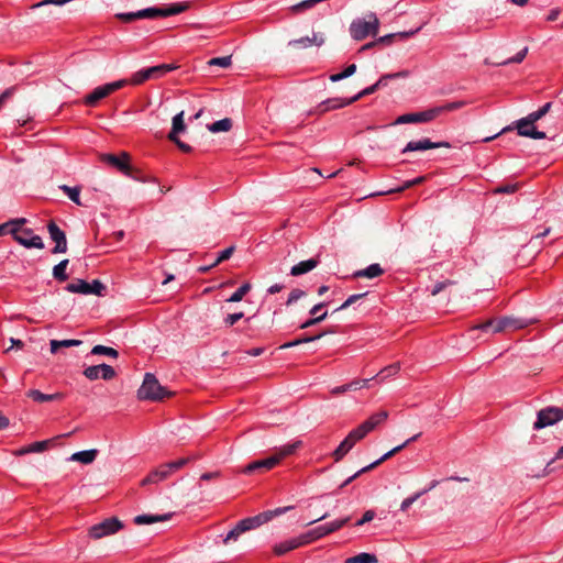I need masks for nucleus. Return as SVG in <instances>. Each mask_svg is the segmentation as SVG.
Instances as JSON below:
<instances>
[{
  "label": "nucleus",
  "mask_w": 563,
  "mask_h": 563,
  "mask_svg": "<svg viewBox=\"0 0 563 563\" xmlns=\"http://www.w3.org/2000/svg\"><path fill=\"white\" fill-rule=\"evenodd\" d=\"M163 8H146L137 11L140 19L163 18Z\"/></svg>",
  "instance_id": "45"
},
{
  "label": "nucleus",
  "mask_w": 563,
  "mask_h": 563,
  "mask_svg": "<svg viewBox=\"0 0 563 563\" xmlns=\"http://www.w3.org/2000/svg\"><path fill=\"white\" fill-rule=\"evenodd\" d=\"M232 64L231 56H221V57H213L208 62L209 66H220L222 68H228Z\"/></svg>",
  "instance_id": "50"
},
{
  "label": "nucleus",
  "mask_w": 563,
  "mask_h": 563,
  "mask_svg": "<svg viewBox=\"0 0 563 563\" xmlns=\"http://www.w3.org/2000/svg\"><path fill=\"white\" fill-rule=\"evenodd\" d=\"M299 547L300 542L298 541L297 537H295L275 544L273 551L276 555L282 556Z\"/></svg>",
  "instance_id": "26"
},
{
  "label": "nucleus",
  "mask_w": 563,
  "mask_h": 563,
  "mask_svg": "<svg viewBox=\"0 0 563 563\" xmlns=\"http://www.w3.org/2000/svg\"><path fill=\"white\" fill-rule=\"evenodd\" d=\"M47 230L49 233V238L53 242H55V246L52 250V253H66L67 252V239L65 232L54 222L49 221L47 223Z\"/></svg>",
  "instance_id": "15"
},
{
  "label": "nucleus",
  "mask_w": 563,
  "mask_h": 563,
  "mask_svg": "<svg viewBox=\"0 0 563 563\" xmlns=\"http://www.w3.org/2000/svg\"><path fill=\"white\" fill-rule=\"evenodd\" d=\"M400 371V364L394 363L384 367L375 377L379 378L380 382L388 377L395 376Z\"/></svg>",
  "instance_id": "41"
},
{
  "label": "nucleus",
  "mask_w": 563,
  "mask_h": 563,
  "mask_svg": "<svg viewBox=\"0 0 563 563\" xmlns=\"http://www.w3.org/2000/svg\"><path fill=\"white\" fill-rule=\"evenodd\" d=\"M527 54H528V47L526 46L521 51H519L514 57H510V58L504 60L503 63H500V65H508V64H512V63L519 64L526 58Z\"/></svg>",
  "instance_id": "53"
},
{
  "label": "nucleus",
  "mask_w": 563,
  "mask_h": 563,
  "mask_svg": "<svg viewBox=\"0 0 563 563\" xmlns=\"http://www.w3.org/2000/svg\"><path fill=\"white\" fill-rule=\"evenodd\" d=\"M126 85V79H120L103 86H99L85 97L84 103L89 107H95L101 99L108 97L112 92L123 88Z\"/></svg>",
  "instance_id": "9"
},
{
  "label": "nucleus",
  "mask_w": 563,
  "mask_h": 563,
  "mask_svg": "<svg viewBox=\"0 0 563 563\" xmlns=\"http://www.w3.org/2000/svg\"><path fill=\"white\" fill-rule=\"evenodd\" d=\"M68 260L60 261L57 265L53 267V277L58 282H65L68 279V275L66 273V268L68 265Z\"/></svg>",
  "instance_id": "36"
},
{
  "label": "nucleus",
  "mask_w": 563,
  "mask_h": 563,
  "mask_svg": "<svg viewBox=\"0 0 563 563\" xmlns=\"http://www.w3.org/2000/svg\"><path fill=\"white\" fill-rule=\"evenodd\" d=\"M551 107H552V102H547L545 104H543L537 111H533V112L529 113L526 118L530 122L536 123L537 121L542 119L550 111Z\"/></svg>",
  "instance_id": "44"
},
{
  "label": "nucleus",
  "mask_w": 563,
  "mask_h": 563,
  "mask_svg": "<svg viewBox=\"0 0 563 563\" xmlns=\"http://www.w3.org/2000/svg\"><path fill=\"white\" fill-rule=\"evenodd\" d=\"M22 224H16L10 229L13 239L26 249H44L43 240L40 235L34 234L32 229H21Z\"/></svg>",
  "instance_id": "8"
},
{
  "label": "nucleus",
  "mask_w": 563,
  "mask_h": 563,
  "mask_svg": "<svg viewBox=\"0 0 563 563\" xmlns=\"http://www.w3.org/2000/svg\"><path fill=\"white\" fill-rule=\"evenodd\" d=\"M327 316H328V312L324 311L323 313H321V314H319L317 317H313V318H310V319L306 320L305 322H302L299 325V328L300 329H307V328L312 327V325H314L317 323H320L321 321H323L327 318Z\"/></svg>",
  "instance_id": "55"
},
{
  "label": "nucleus",
  "mask_w": 563,
  "mask_h": 563,
  "mask_svg": "<svg viewBox=\"0 0 563 563\" xmlns=\"http://www.w3.org/2000/svg\"><path fill=\"white\" fill-rule=\"evenodd\" d=\"M453 284H455V283H454L453 280H451V279H445V280H443V282H438V283L433 286V288H432V290H431V295H432V296H437V295H438V294H440L442 290H444L446 287H449V286H451V285H453Z\"/></svg>",
  "instance_id": "60"
},
{
  "label": "nucleus",
  "mask_w": 563,
  "mask_h": 563,
  "mask_svg": "<svg viewBox=\"0 0 563 563\" xmlns=\"http://www.w3.org/2000/svg\"><path fill=\"white\" fill-rule=\"evenodd\" d=\"M323 42H324V40L322 36L318 37L317 34H313L312 37H309V36L300 37L298 40H294V41L289 42V44L290 45H302L303 47H308V46H311L312 44L320 46L323 44Z\"/></svg>",
  "instance_id": "34"
},
{
  "label": "nucleus",
  "mask_w": 563,
  "mask_h": 563,
  "mask_svg": "<svg viewBox=\"0 0 563 563\" xmlns=\"http://www.w3.org/2000/svg\"><path fill=\"white\" fill-rule=\"evenodd\" d=\"M178 68L176 64H161L135 71L128 84L139 86L150 79H158Z\"/></svg>",
  "instance_id": "6"
},
{
  "label": "nucleus",
  "mask_w": 563,
  "mask_h": 563,
  "mask_svg": "<svg viewBox=\"0 0 563 563\" xmlns=\"http://www.w3.org/2000/svg\"><path fill=\"white\" fill-rule=\"evenodd\" d=\"M354 103L353 97L351 98H329L318 104L317 111L321 114L330 110H336Z\"/></svg>",
  "instance_id": "19"
},
{
  "label": "nucleus",
  "mask_w": 563,
  "mask_h": 563,
  "mask_svg": "<svg viewBox=\"0 0 563 563\" xmlns=\"http://www.w3.org/2000/svg\"><path fill=\"white\" fill-rule=\"evenodd\" d=\"M123 528V523L115 517H110L89 528V537L98 540L112 536Z\"/></svg>",
  "instance_id": "10"
},
{
  "label": "nucleus",
  "mask_w": 563,
  "mask_h": 563,
  "mask_svg": "<svg viewBox=\"0 0 563 563\" xmlns=\"http://www.w3.org/2000/svg\"><path fill=\"white\" fill-rule=\"evenodd\" d=\"M272 518H273V511H265V512L258 514L254 517H249V518L242 519L241 522L244 526L245 530L250 531L252 529L258 528L260 526L269 521Z\"/></svg>",
  "instance_id": "21"
},
{
  "label": "nucleus",
  "mask_w": 563,
  "mask_h": 563,
  "mask_svg": "<svg viewBox=\"0 0 563 563\" xmlns=\"http://www.w3.org/2000/svg\"><path fill=\"white\" fill-rule=\"evenodd\" d=\"M246 532L244 526L242 525L241 520L235 525V527L233 529H231L225 538L223 539V543H229L230 541H236L239 539V537Z\"/></svg>",
  "instance_id": "42"
},
{
  "label": "nucleus",
  "mask_w": 563,
  "mask_h": 563,
  "mask_svg": "<svg viewBox=\"0 0 563 563\" xmlns=\"http://www.w3.org/2000/svg\"><path fill=\"white\" fill-rule=\"evenodd\" d=\"M378 19L374 13L368 15V20L356 19L350 25V34L356 41H362L369 34L376 35L378 32Z\"/></svg>",
  "instance_id": "7"
},
{
  "label": "nucleus",
  "mask_w": 563,
  "mask_h": 563,
  "mask_svg": "<svg viewBox=\"0 0 563 563\" xmlns=\"http://www.w3.org/2000/svg\"><path fill=\"white\" fill-rule=\"evenodd\" d=\"M355 71H356V65L351 64L342 73L330 75V80L332 82L340 81L342 79H345V78L352 76Z\"/></svg>",
  "instance_id": "48"
},
{
  "label": "nucleus",
  "mask_w": 563,
  "mask_h": 563,
  "mask_svg": "<svg viewBox=\"0 0 563 563\" xmlns=\"http://www.w3.org/2000/svg\"><path fill=\"white\" fill-rule=\"evenodd\" d=\"M466 104H467L466 101L460 100V101L446 102L445 104L433 107V108H430V109H427V110L420 111V112L405 113L402 115H399L395 120L394 124L398 125V124H407V123H428V122L433 121L435 118L443 114L444 112L459 110Z\"/></svg>",
  "instance_id": "1"
},
{
  "label": "nucleus",
  "mask_w": 563,
  "mask_h": 563,
  "mask_svg": "<svg viewBox=\"0 0 563 563\" xmlns=\"http://www.w3.org/2000/svg\"><path fill=\"white\" fill-rule=\"evenodd\" d=\"M376 562H377L376 555L363 552V553H360L357 555L346 559L344 563H376Z\"/></svg>",
  "instance_id": "39"
},
{
  "label": "nucleus",
  "mask_w": 563,
  "mask_h": 563,
  "mask_svg": "<svg viewBox=\"0 0 563 563\" xmlns=\"http://www.w3.org/2000/svg\"><path fill=\"white\" fill-rule=\"evenodd\" d=\"M408 76H409L408 70H400L397 73L385 74L374 85L361 90L358 93L353 96V100L355 102L365 96L374 93L378 88L386 86L388 80H390V79L407 78Z\"/></svg>",
  "instance_id": "14"
},
{
  "label": "nucleus",
  "mask_w": 563,
  "mask_h": 563,
  "mask_svg": "<svg viewBox=\"0 0 563 563\" xmlns=\"http://www.w3.org/2000/svg\"><path fill=\"white\" fill-rule=\"evenodd\" d=\"M172 517H173L172 512L163 514V515L144 514V515H139V516L134 517L133 522L137 526L152 525V523H156V522L167 521Z\"/></svg>",
  "instance_id": "22"
},
{
  "label": "nucleus",
  "mask_w": 563,
  "mask_h": 563,
  "mask_svg": "<svg viewBox=\"0 0 563 563\" xmlns=\"http://www.w3.org/2000/svg\"><path fill=\"white\" fill-rule=\"evenodd\" d=\"M438 485V481H433L430 485V487L428 489H424L422 492H419V493H416L415 495L412 496H409L407 498H405L400 505V510L401 511H407L411 505L420 497L422 496L424 493H427L428 490L434 488L435 486Z\"/></svg>",
  "instance_id": "35"
},
{
  "label": "nucleus",
  "mask_w": 563,
  "mask_h": 563,
  "mask_svg": "<svg viewBox=\"0 0 563 563\" xmlns=\"http://www.w3.org/2000/svg\"><path fill=\"white\" fill-rule=\"evenodd\" d=\"M26 396L35 402H46V401H53V400H58V399L63 398V395L59 393L44 394L37 389H30L26 393Z\"/></svg>",
  "instance_id": "27"
},
{
  "label": "nucleus",
  "mask_w": 563,
  "mask_h": 563,
  "mask_svg": "<svg viewBox=\"0 0 563 563\" xmlns=\"http://www.w3.org/2000/svg\"><path fill=\"white\" fill-rule=\"evenodd\" d=\"M367 292L351 295L335 311L344 310L351 305L355 303L358 299L365 297Z\"/></svg>",
  "instance_id": "57"
},
{
  "label": "nucleus",
  "mask_w": 563,
  "mask_h": 563,
  "mask_svg": "<svg viewBox=\"0 0 563 563\" xmlns=\"http://www.w3.org/2000/svg\"><path fill=\"white\" fill-rule=\"evenodd\" d=\"M421 435V433H417L415 434L413 437L409 438L408 440H406L402 444L398 445V446H395L394 449H391L390 451H388L387 453H385L383 456H380L378 460L374 461L373 463L368 464L367 466H365V470H373L375 468L376 466H378L379 464H382L383 462H385L386 460L390 459L391 456H394L396 453H398L399 451H401L402 449H405L409 443L418 440V438Z\"/></svg>",
  "instance_id": "20"
},
{
  "label": "nucleus",
  "mask_w": 563,
  "mask_h": 563,
  "mask_svg": "<svg viewBox=\"0 0 563 563\" xmlns=\"http://www.w3.org/2000/svg\"><path fill=\"white\" fill-rule=\"evenodd\" d=\"M300 444H301L300 441H297V442H294L290 444H286L282 448H279L278 451L274 455L263 459V460H257V461L251 462L250 464H247L244 467L243 472L249 474V473H253L256 471H261V472L269 471V470L274 468L276 465H278L283 459L295 453V451L300 446Z\"/></svg>",
  "instance_id": "3"
},
{
  "label": "nucleus",
  "mask_w": 563,
  "mask_h": 563,
  "mask_svg": "<svg viewBox=\"0 0 563 563\" xmlns=\"http://www.w3.org/2000/svg\"><path fill=\"white\" fill-rule=\"evenodd\" d=\"M514 124L520 136L533 140H543L547 137L545 132L537 130L534 123L530 122L526 117L517 120Z\"/></svg>",
  "instance_id": "17"
},
{
  "label": "nucleus",
  "mask_w": 563,
  "mask_h": 563,
  "mask_svg": "<svg viewBox=\"0 0 563 563\" xmlns=\"http://www.w3.org/2000/svg\"><path fill=\"white\" fill-rule=\"evenodd\" d=\"M306 296V291L305 290H301V289H294L289 296H288V299L286 301V306H290L295 302H297L300 298L305 297Z\"/></svg>",
  "instance_id": "59"
},
{
  "label": "nucleus",
  "mask_w": 563,
  "mask_h": 563,
  "mask_svg": "<svg viewBox=\"0 0 563 563\" xmlns=\"http://www.w3.org/2000/svg\"><path fill=\"white\" fill-rule=\"evenodd\" d=\"M298 541L300 542V547L301 545H306V544H309L316 540H319L316 536V531L314 529H310L308 530L307 532L300 534L297 537Z\"/></svg>",
  "instance_id": "51"
},
{
  "label": "nucleus",
  "mask_w": 563,
  "mask_h": 563,
  "mask_svg": "<svg viewBox=\"0 0 563 563\" xmlns=\"http://www.w3.org/2000/svg\"><path fill=\"white\" fill-rule=\"evenodd\" d=\"M353 446L354 444L350 441L349 438L345 437V439L339 444V446L332 453L334 461H341L353 449Z\"/></svg>",
  "instance_id": "29"
},
{
  "label": "nucleus",
  "mask_w": 563,
  "mask_h": 563,
  "mask_svg": "<svg viewBox=\"0 0 563 563\" xmlns=\"http://www.w3.org/2000/svg\"><path fill=\"white\" fill-rule=\"evenodd\" d=\"M103 161L115 167L123 175L134 179H139L136 176L133 175V168L130 165V155L126 152H122L120 156L113 154H106L103 156Z\"/></svg>",
  "instance_id": "13"
},
{
  "label": "nucleus",
  "mask_w": 563,
  "mask_h": 563,
  "mask_svg": "<svg viewBox=\"0 0 563 563\" xmlns=\"http://www.w3.org/2000/svg\"><path fill=\"white\" fill-rule=\"evenodd\" d=\"M350 519H351L350 517H345L342 519H336L331 522L324 523L328 534L335 532V531L340 530L341 528H343L350 521Z\"/></svg>",
  "instance_id": "49"
},
{
  "label": "nucleus",
  "mask_w": 563,
  "mask_h": 563,
  "mask_svg": "<svg viewBox=\"0 0 563 563\" xmlns=\"http://www.w3.org/2000/svg\"><path fill=\"white\" fill-rule=\"evenodd\" d=\"M18 90L16 86H12L7 88L1 95H0V108L3 106V103L9 100Z\"/></svg>",
  "instance_id": "63"
},
{
  "label": "nucleus",
  "mask_w": 563,
  "mask_h": 563,
  "mask_svg": "<svg viewBox=\"0 0 563 563\" xmlns=\"http://www.w3.org/2000/svg\"><path fill=\"white\" fill-rule=\"evenodd\" d=\"M169 396H172V391L163 387L154 374H145L143 383L137 390V398L140 400L161 401Z\"/></svg>",
  "instance_id": "5"
},
{
  "label": "nucleus",
  "mask_w": 563,
  "mask_h": 563,
  "mask_svg": "<svg viewBox=\"0 0 563 563\" xmlns=\"http://www.w3.org/2000/svg\"><path fill=\"white\" fill-rule=\"evenodd\" d=\"M82 343L80 340L75 339H68V340H51V352L56 353L59 347H73V346H79Z\"/></svg>",
  "instance_id": "33"
},
{
  "label": "nucleus",
  "mask_w": 563,
  "mask_h": 563,
  "mask_svg": "<svg viewBox=\"0 0 563 563\" xmlns=\"http://www.w3.org/2000/svg\"><path fill=\"white\" fill-rule=\"evenodd\" d=\"M234 252V246H229L227 249H224L223 251H221L216 260V262L213 263V266L214 265H218L219 263L223 262V261H227L231 257V255L233 254Z\"/></svg>",
  "instance_id": "62"
},
{
  "label": "nucleus",
  "mask_w": 563,
  "mask_h": 563,
  "mask_svg": "<svg viewBox=\"0 0 563 563\" xmlns=\"http://www.w3.org/2000/svg\"><path fill=\"white\" fill-rule=\"evenodd\" d=\"M97 455H98V450L90 449V450L79 451V452L71 454L69 460L79 462L82 464H90L96 460Z\"/></svg>",
  "instance_id": "28"
},
{
  "label": "nucleus",
  "mask_w": 563,
  "mask_h": 563,
  "mask_svg": "<svg viewBox=\"0 0 563 563\" xmlns=\"http://www.w3.org/2000/svg\"><path fill=\"white\" fill-rule=\"evenodd\" d=\"M251 290V284L244 283L241 285L228 299L227 302H239Z\"/></svg>",
  "instance_id": "40"
},
{
  "label": "nucleus",
  "mask_w": 563,
  "mask_h": 563,
  "mask_svg": "<svg viewBox=\"0 0 563 563\" xmlns=\"http://www.w3.org/2000/svg\"><path fill=\"white\" fill-rule=\"evenodd\" d=\"M197 456L181 457L173 462H168L159 465L148 473V475L142 479L141 485L145 486L148 484H157L167 479L175 472L186 466L189 462L195 461Z\"/></svg>",
  "instance_id": "4"
},
{
  "label": "nucleus",
  "mask_w": 563,
  "mask_h": 563,
  "mask_svg": "<svg viewBox=\"0 0 563 563\" xmlns=\"http://www.w3.org/2000/svg\"><path fill=\"white\" fill-rule=\"evenodd\" d=\"M450 143L448 142H432L429 139H421L418 141H410L402 148V153L415 152V151H427L439 147H450Z\"/></svg>",
  "instance_id": "18"
},
{
  "label": "nucleus",
  "mask_w": 563,
  "mask_h": 563,
  "mask_svg": "<svg viewBox=\"0 0 563 563\" xmlns=\"http://www.w3.org/2000/svg\"><path fill=\"white\" fill-rule=\"evenodd\" d=\"M232 128V120L229 118H224L222 120L216 121L208 126L209 131L213 133L218 132H228Z\"/></svg>",
  "instance_id": "38"
},
{
  "label": "nucleus",
  "mask_w": 563,
  "mask_h": 563,
  "mask_svg": "<svg viewBox=\"0 0 563 563\" xmlns=\"http://www.w3.org/2000/svg\"><path fill=\"white\" fill-rule=\"evenodd\" d=\"M60 190L67 195V197L77 206H81L80 201V188L75 186L70 187L67 185L59 186Z\"/></svg>",
  "instance_id": "37"
},
{
  "label": "nucleus",
  "mask_w": 563,
  "mask_h": 563,
  "mask_svg": "<svg viewBox=\"0 0 563 563\" xmlns=\"http://www.w3.org/2000/svg\"><path fill=\"white\" fill-rule=\"evenodd\" d=\"M563 419V410L555 407H547L538 412L537 420L533 423V429L540 430L545 427L552 426Z\"/></svg>",
  "instance_id": "12"
},
{
  "label": "nucleus",
  "mask_w": 563,
  "mask_h": 563,
  "mask_svg": "<svg viewBox=\"0 0 563 563\" xmlns=\"http://www.w3.org/2000/svg\"><path fill=\"white\" fill-rule=\"evenodd\" d=\"M368 432L365 430V428L360 424L355 429L351 430L346 438L350 439V441L355 445L358 441L363 440Z\"/></svg>",
  "instance_id": "47"
},
{
  "label": "nucleus",
  "mask_w": 563,
  "mask_h": 563,
  "mask_svg": "<svg viewBox=\"0 0 563 563\" xmlns=\"http://www.w3.org/2000/svg\"><path fill=\"white\" fill-rule=\"evenodd\" d=\"M185 129L186 125L184 122V111H181L173 118L172 131L168 135L169 140H175V136H177L178 133L184 132Z\"/></svg>",
  "instance_id": "30"
},
{
  "label": "nucleus",
  "mask_w": 563,
  "mask_h": 563,
  "mask_svg": "<svg viewBox=\"0 0 563 563\" xmlns=\"http://www.w3.org/2000/svg\"><path fill=\"white\" fill-rule=\"evenodd\" d=\"M84 375L89 380H96L98 378L111 380L112 378L115 377V371L112 366L103 363L86 367L84 371Z\"/></svg>",
  "instance_id": "16"
},
{
  "label": "nucleus",
  "mask_w": 563,
  "mask_h": 563,
  "mask_svg": "<svg viewBox=\"0 0 563 563\" xmlns=\"http://www.w3.org/2000/svg\"><path fill=\"white\" fill-rule=\"evenodd\" d=\"M375 377H372V378H366V379H355L351 383H347V388L349 390H357V389H361V388H364V387H367L368 386V382L374 379Z\"/></svg>",
  "instance_id": "58"
},
{
  "label": "nucleus",
  "mask_w": 563,
  "mask_h": 563,
  "mask_svg": "<svg viewBox=\"0 0 563 563\" xmlns=\"http://www.w3.org/2000/svg\"><path fill=\"white\" fill-rule=\"evenodd\" d=\"M26 220L24 218L10 220L5 223L0 224V235H4L10 233V229L15 227L16 224H24Z\"/></svg>",
  "instance_id": "52"
},
{
  "label": "nucleus",
  "mask_w": 563,
  "mask_h": 563,
  "mask_svg": "<svg viewBox=\"0 0 563 563\" xmlns=\"http://www.w3.org/2000/svg\"><path fill=\"white\" fill-rule=\"evenodd\" d=\"M189 2L172 3L167 8H163V18L183 13L189 9Z\"/></svg>",
  "instance_id": "32"
},
{
  "label": "nucleus",
  "mask_w": 563,
  "mask_h": 563,
  "mask_svg": "<svg viewBox=\"0 0 563 563\" xmlns=\"http://www.w3.org/2000/svg\"><path fill=\"white\" fill-rule=\"evenodd\" d=\"M368 432L365 430V428L360 424L355 429L351 430L346 438L350 439V441L355 445L358 441L363 440Z\"/></svg>",
  "instance_id": "46"
},
{
  "label": "nucleus",
  "mask_w": 563,
  "mask_h": 563,
  "mask_svg": "<svg viewBox=\"0 0 563 563\" xmlns=\"http://www.w3.org/2000/svg\"><path fill=\"white\" fill-rule=\"evenodd\" d=\"M383 274H384V269L382 268V266L378 263H374V264L368 265L364 269L354 272L353 277L354 278L365 277V278L372 279V278L378 277Z\"/></svg>",
  "instance_id": "25"
},
{
  "label": "nucleus",
  "mask_w": 563,
  "mask_h": 563,
  "mask_svg": "<svg viewBox=\"0 0 563 563\" xmlns=\"http://www.w3.org/2000/svg\"><path fill=\"white\" fill-rule=\"evenodd\" d=\"M532 323L531 319L515 318V317H503L497 320L489 319L483 323L473 325L470 329V333L482 332L484 334H495L505 330H519L527 328Z\"/></svg>",
  "instance_id": "2"
},
{
  "label": "nucleus",
  "mask_w": 563,
  "mask_h": 563,
  "mask_svg": "<svg viewBox=\"0 0 563 563\" xmlns=\"http://www.w3.org/2000/svg\"><path fill=\"white\" fill-rule=\"evenodd\" d=\"M420 29L421 27H417L416 30H411V31H407V32H397V33L387 34V35L380 36L377 40V42L382 43V44H390L395 37H399L401 40L408 38V37L415 35L416 33H418L420 31Z\"/></svg>",
  "instance_id": "31"
},
{
  "label": "nucleus",
  "mask_w": 563,
  "mask_h": 563,
  "mask_svg": "<svg viewBox=\"0 0 563 563\" xmlns=\"http://www.w3.org/2000/svg\"><path fill=\"white\" fill-rule=\"evenodd\" d=\"M388 418V411L382 410L374 415H372L368 419H366L361 424L365 428V430L369 433L372 432L377 426L385 422Z\"/></svg>",
  "instance_id": "24"
},
{
  "label": "nucleus",
  "mask_w": 563,
  "mask_h": 563,
  "mask_svg": "<svg viewBox=\"0 0 563 563\" xmlns=\"http://www.w3.org/2000/svg\"><path fill=\"white\" fill-rule=\"evenodd\" d=\"M424 181V177L423 176H419L415 179H411V180H407L404 183V185L397 189H393V190H389L388 192H400V191H404L405 189H408L412 186H416V185H419L421 183Z\"/></svg>",
  "instance_id": "54"
},
{
  "label": "nucleus",
  "mask_w": 563,
  "mask_h": 563,
  "mask_svg": "<svg viewBox=\"0 0 563 563\" xmlns=\"http://www.w3.org/2000/svg\"><path fill=\"white\" fill-rule=\"evenodd\" d=\"M65 289L73 294H84V295H98L103 296L106 291V286L98 279L92 280V283H88L84 279H75L73 283L67 284Z\"/></svg>",
  "instance_id": "11"
},
{
  "label": "nucleus",
  "mask_w": 563,
  "mask_h": 563,
  "mask_svg": "<svg viewBox=\"0 0 563 563\" xmlns=\"http://www.w3.org/2000/svg\"><path fill=\"white\" fill-rule=\"evenodd\" d=\"M244 317V313L243 312H234V313H230L228 314L223 322L225 324V327H232L239 320H241L242 318Z\"/></svg>",
  "instance_id": "61"
},
{
  "label": "nucleus",
  "mask_w": 563,
  "mask_h": 563,
  "mask_svg": "<svg viewBox=\"0 0 563 563\" xmlns=\"http://www.w3.org/2000/svg\"><path fill=\"white\" fill-rule=\"evenodd\" d=\"M51 440L37 441L27 446L26 451H31L32 453L43 452L47 449Z\"/></svg>",
  "instance_id": "56"
},
{
  "label": "nucleus",
  "mask_w": 563,
  "mask_h": 563,
  "mask_svg": "<svg viewBox=\"0 0 563 563\" xmlns=\"http://www.w3.org/2000/svg\"><path fill=\"white\" fill-rule=\"evenodd\" d=\"M320 261L318 257H312L306 261H301L298 264L294 265L290 269V275L300 276L312 269H314L319 265Z\"/></svg>",
  "instance_id": "23"
},
{
  "label": "nucleus",
  "mask_w": 563,
  "mask_h": 563,
  "mask_svg": "<svg viewBox=\"0 0 563 563\" xmlns=\"http://www.w3.org/2000/svg\"><path fill=\"white\" fill-rule=\"evenodd\" d=\"M374 518H375V511H374V510H372V509L366 510V511L364 512L363 517H362L360 520H357V521L355 522V526H356V527L363 526V525H365V523H367V522L372 521Z\"/></svg>",
  "instance_id": "64"
},
{
  "label": "nucleus",
  "mask_w": 563,
  "mask_h": 563,
  "mask_svg": "<svg viewBox=\"0 0 563 563\" xmlns=\"http://www.w3.org/2000/svg\"><path fill=\"white\" fill-rule=\"evenodd\" d=\"M91 354L93 355H104V356H109V357H113V358H117L119 353L113 347H110V346H104V345H95L91 350Z\"/></svg>",
  "instance_id": "43"
}]
</instances>
